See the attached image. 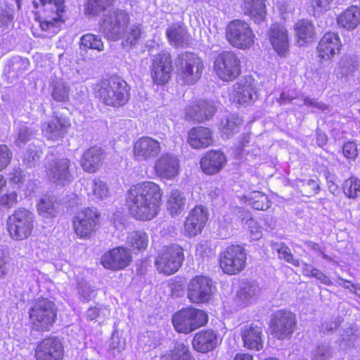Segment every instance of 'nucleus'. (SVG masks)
<instances>
[{"label": "nucleus", "mask_w": 360, "mask_h": 360, "mask_svg": "<svg viewBox=\"0 0 360 360\" xmlns=\"http://www.w3.org/2000/svg\"><path fill=\"white\" fill-rule=\"evenodd\" d=\"M162 193L160 186L152 181L134 185L128 191L127 205L129 212L139 220H150L159 212Z\"/></svg>", "instance_id": "1"}, {"label": "nucleus", "mask_w": 360, "mask_h": 360, "mask_svg": "<svg viewBox=\"0 0 360 360\" xmlns=\"http://www.w3.org/2000/svg\"><path fill=\"white\" fill-rule=\"evenodd\" d=\"M95 94L103 103L113 107L124 105L129 98L127 82L118 77H112L96 84Z\"/></svg>", "instance_id": "2"}, {"label": "nucleus", "mask_w": 360, "mask_h": 360, "mask_svg": "<svg viewBox=\"0 0 360 360\" xmlns=\"http://www.w3.org/2000/svg\"><path fill=\"white\" fill-rule=\"evenodd\" d=\"M177 79L183 84L191 85L201 77L204 65L202 59L192 52H184L176 58Z\"/></svg>", "instance_id": "3"}, {"label": "nucleus", "mask_w": 360, "mask_h": 360, "mask_svg": "<svg viewBox=\"0 0 360 360\" xmlns=\"http://www.w3.org/2000/svg\"><path fill=\"white\" fill-rule=\"evenodd\" d=\"M56 312L53 302L46 298L37 300L29 311L32 328L39 331L50 330L56 321Z\"/></svg>", "instance_id": "4"}, {"label": "nucleus", "mask_w": 360, "mask_h": 360, "mask_svg": "<svg viewBox=\"0 0 360 360\" xmlns=\"http://www.w3.org/2000/svg\"><path fill=\"white\" fill-rule=\"evenodd\" d=\"M45 172L47 178L56 185L65 186L74 180V169L68 158L46 156Z\"/></svg>", "instance_id": "5"}, {"label": "nucleus", "mask_w": 360, "mask_h": 360, "mask_svg": "<svg viewBox=\"0 0 360 360\" xmlns=\"http://www.w3.org/2000/svg\"><path fill=\"white\" fill-rule=\"evenodd\" d=\"M226 38L233 47L245 50L254 44L255 35L248 23L234 20L226 27Z\"/></svg>", "instance_id": "6"}, {"label": "nucleus", "mask_w": 360, "mask_h": 360, "mask_svg": "<svg viewBox=\"0 0 360 360\" xmlns=\"http://www.w3.org/2000/svg\"><path fill=\"white\" fill-rule=\"evenodd\" d=\"M207 314L200 309L185 308L176 312L172 318V323L179 333L188 334L205 325Z\"/></svg>", "instance_id": "7"}, {"label": "nucleus", "mask_w": 360, "mask_h": 360, "mask_svg": "<svg viewBox=\"0 0 360 360\" xmlns=\"http://www.w3.org/2000/svg\"><path fill=\"white\" fill-rule=\"evenodd\" d=\"M129 20V17L124 11H110L103 15L100 30L108 39L117 41L123 36Z\"/></svg>", "instance_id": "8"}, {"label": "nucleus", "mask_w": 360, "mask_h": 360, "mask_svg": "<svg viewBox=\"0 0 360 360\" xmlns=\"http://www.w3.org/2000/svg\"><path fill=\"white\" fill-rule=\"evenodd\" d=\"M7 224L12 238L18 240L26 239L34 228V215L28 210L19 208L8 217Z\"/></svg>", "instance_id": "9"}, {"label": "nucleus", "mask_w": 360, "mask_h": 360, "mask_svg": "<svg viewBox=\"0 0 360 360\" xmlns=\"http://www.w3.org/2000/svg\"><path fill=\"white\" fill-rule=\"evenodd\" d=\"M184 260L183 248L174 244L161 250L155 259V265L160 272L170 275L177 271Z\"/></svg>", "instance_id": "10"}, {"label": "nucleus", "mask_w": 360, "mask_h": 360, "mask_svg": "<svg viewBox=\"0 0 360 360\" xmlns=\"http://www.w3.org/2000/svg\"><path fill=\"white\" fill-rule=\"evenodd\" d=\"M297 327L296 316L291 311L280 309L271 316L270 329L278 340L290 338Z\"/></svg>", "instance_id": "11"}, {"label": "nucleus", "mask_w": 360, "mask_h": 360, "mask_svg": "<svg viewBox=\"0 0 360 360\" xmlns=\"http://www.w3.org/2000/svg\"><path fill=\"white\" fill-rule=\"evenodd\" d=\"M214 69L221 79L232 81L240 74V60L233 52L224 51L216 57Z\"/></svg>", "instance_id": "12"}, {"label": "nucleus", "mask_w": 360, "mask_h": 360, "mask_svg": "<svg viewBox=\"0 0 360 360\" xmlns=\"http://www.w3.org/2000/svg\"><path fill=\"white\" fill-rule=\"evenodd\" d=\"M246 264V253L240 245H231L220 254L219 265L223 272L235 275L244 269Z\"/></svg>", "instance_id": "13"}, {"label": "nucleus", "mask_w": 360, "mask_h": 360, "mask_svg": "<svg viewBox=\"0 0 360 360\" xmlns=\"http://www.w3.org/2000/svg\"><path fill=\"white\" fill-rule=\"evenodd\" d=\"M47 13L45 19L40 22L41 30L57 33L64 22L62 13L64 12V0H39Z\"/></svg>", "instance_id": "14"}, {"label": "nucleus", "mask_w": 360, "mask_h": 360, "mask_svg": "<svg viewBox=\"0 0 360 360\" xmlns=\"http://www.w3.org/2000/svg\"><path fill=\"white\" fill-rule=\"evenodd\" d=\"M214 285L205 276H196L190 281L187 288V297L193 303H204L212 298Z\"/></svg>", "instance_id": "15"}, {"label": "nucleus", "mask_w": 360, "mask_h": 360, "mask_svg": "<svg viewBox=\"0 0 360 360\" xmlns=\"http://www.w3.org/2000/svg\"><path fill=\"white\" fill-rule=\"evenodd\" d=\"M172 58L169 52L162 51L155 55L152 59L151 77L156 84L167 83L172 71Z\"/></svg>", "instance_id": "16"}, {"label": "nucleus", "mask_w": 360, "mask_h": 360, "mask_svg": "<svg viewBox=\"0 0 360 360\" xmlns=\"http://www.w3.org/2000/svg\"><path fill=\"white\" fill-rule=\"evenodd\" d=\"M99 218L100 214L96 210L86 208L78 212L73 220L76 234L80 237L89 236L98 229Z\"/></svg>", "instance_id": "17"}, {"label": "nucleus", "mask_w": 360, "mask_h": 360, "mask_svg": "<svg viewBox=\"0 0 360 360\" xmlns=\"http://www.w3.org/2000/svg\"><path fill=\"white\" fill-rule=\"evenodd\" d=\"M160 143L149 136H143L135 141L133 156L139 162H148L157 158L160 153Z\"/></svg>", "instance_id": "18"}, {"label": "nucleus", "mask_w": 360, "mask_h": 360, "mask_svg": "<svg viewBox=\"0 0 360 360\" xmlns=\"http://www.w3.org/2000/svg\"><path fill=\"white\" fill-rule=\"evenodd\" d=\"M70 126L68 117L53 112L52 118L41 124L42 134L49 141H58L63 139Z\"/></svg>", "instance_id": "19"}, {"label": "nucleus", "mask_w": 360, "mask_h": 360, "mask_svg": "<svg viewBox=\"0 0 360 360\" xmlns=\"http://www.w3.org/2000/svg\"><path fill=\"white\" fill-rule=\"evenodd\" d=\"M37 360H62L63 347L60 340L56 337L42 340L35 350Z\"/></svg>", "instance_id": "20"}, {"label": "nucleus", "mask_w": 360, "mask_h": 360, "mask_svg": "<svg viewBox=\"0 0 360 360\" xmlns=\"http://www.w3.org/2000/svg\"><path fill=\"white\" fill-rule=\"evenodd\" d=\"M131 261V255L129 250L127 248L119 247L103 254L101 262L105 269L118 270L129 266Z\"/></svg>", "instance_id": "21"}, {"label": "nucleus", "mask_w": 360, "mask_h": 360, "mask_svg": "<svg viewBox=\"0 0 360 360\" xmlns=\"http://www.w3.org/2000/svg\"><path fill=\"white\" fill-rule=\"evenodd\" d=\"M216 110L213 102L201 100L185 108V118L188 121L202 122L212 118Z\"/></svg>", "instance_id": "22"}, {"label": "nucleus", "mask_w": 360, "mask_h": 360, "mask_svg": "<svg viewBox=\"0 0 360 360\" xmlns=\"http://www.w3.org/2000/svg\"><path fill=\"white\" fill-rule=\"evenodd\" d=\"M263 329L260 323H247L240 327L244 346L249 349L260 350L263 347Z\"/></svg>", "instance_id": "23"}, {"label": "nucleus", "mask_w": 360, "mask_h": 360, "mask_svg": "<svg viewBox=\"0 0 360 360\" xmlns=\"http://www.w3.org/2000/svg\"><path fill=\"white\" fill-rule=\"evenodd\" d=\"M154 169L159 177L172 179L179 174V160L174 155L163 154L155 161Z\"/></svg>", "instance_id": "24"}, {"label": "nucleus", "mask_w": 360, "mask_h": 360, "mask_svg": "<svg viewBox=\"0 0 360 360\" xmlns=\"http://www.w3.org/2000/svg\"><path fill=\"white\" fill-rule=\"evenodd\" d=\"M207 221V210L201 205L195 207L190 212L184 223L186 234L190 237L195 236L202 231Z\"/></svg>", "instance_id": "25"}, {"label": "nucleus", "mask_w": 360, "mask_h": 360, "mask_svg": "<svg viewBox=\"0 0 360 360\" xmlns=\"http://www.w3.org/2000/svg\"><path fill=\"white\" fill-rule=\"evenodd\" d=\"M187 141L194 149L207 148L213 143L212 131L202 126L193 127L188 133Z\"/></svg>", "instance_id": "26"}, {"label": "nucleus", "mask_w": 360, "mask_h": 360, "mask_svg": "<svg viewBox=\"0 0 360 360\" xmlns=\"http://www.w3.org/2000/svg\"><path fill=\"white\" fill-rule=\"evenodd\" d=\"M233 101L238 104H248L257 98V94L251 81L241 80L233 85Z\"/></svg>", "instance_id": "27"}, {"label": "nucleus", "mask_w": 360, "mask_h": 360, "mask_svg": "<svg viewBox=\"0 0 360 360\" xmlns=\"http://www.w3.org/2000/svg\"><path fill=\"white\" fill-rule=\"evenodd\" d=\"M226 162L223 153L218 150L207 152L200 160V167L207 174H217L224 167Z\"/></svg>", "instance_id": "28"}, {"label": "nucleus", "mask_w": 360, "mask_h": 360, "mask_svg": "<svg viewBox=\"0 0 360 360\" xmlns=\"http://www.w3.org/2000/svg\"><path fill=\"white\" fill-rule=\"evenodd\" d=\"M339 37L334 32H328L324 34L317 47L319 57L328 60L339 51L340 48Z\"/></svg>", "instance_id": "29"}, {"label": "nucleus", "mask_w": 360, "mask_h": 360, "mask_svg": "<svg viewBox=\"0 0 360 360\" xmlns=\"http://www.w3.org/2000/svg\"><path fill=\"white\" fill-rule=\"evenodd\" d=\"M269 38L278 55H284L289 46L288 35L285 28L278 24L273 25L269 31Z\"/></svg>", "instance_id": "30"}, {"label": "nucleus", "mask_w": 360, "mask_h": 360, "mask_svg": "<svg viewBox=\"0 0 360 360\" xmlns=\"http://www.w3.org/2000/svg\"><path fill=\"white\" fill-rule=\"evenodd\" d=\"M217 333L212 330H201L196 333L193 339L195 350L206 353L214 349L217 345Z\"/></svg>", "instance_id": "31"}, {"label": "nucleus", "mask_w": 360, "mask_h": 360, "mask_svg": "<svg viewBox=\"0 0 360 360\" xmlns=\"http://www.w3.org/2000/svg\"><path fill=\"white\" fill-rule=\"evenodd\" d=\"M103 159V149L101 147L94 146L84 153L81 165L84 171L94 173L102 165Z\"/></svg>", "instance_id": "32"}, {"label": "nucleus", "mask_w": 360, "mask_h": 360, "mask_svg": "<svg viewBox=\"0 0 360 360\" xmlns=\"http://www.w3.org/2000/svg\"><path fill=\"white\" fill-rule=\"evenodd\" d=\"M240 8L245 15L257 23L264 21L266 18L265 0H243Z\"/></svg>", "instance_id": "33"}, {"label": "nucleus", "mask_w": 360, "mask_h": 360, "mask_svg": "<svg viewBox=\"0 0 360 360\" xmlns=\"http://www.w3.org/2000/svg\"><path fill=\"white\" fill-rule=\"evenodd\" d=\"M167 37L170 44L179 47L189 44V35L186 27L180 24H173L166 31Z\"/></svg>", "instance_id": "34"}, {"label": "nucleus", "mask_w": 360, "mask_h": 360, "mask_svg": "<svg viewBox=\"0 0 360 360\" xmlns=\"http://www.w3.org/2000/svg\"><path fill=\"white\" fill-rule=\"evenodd\" d=\"M259 291V288L256 283L251 281L243 282L237 292L236 302L241 307H245L252 302Z\"/></svg>", "instance_id": "35"}, {"label": "nucleus", "mask_w": 360, "mask_h": 360, "mask_svg": "<svg viewBox=\"0 0 360 360\" xmlns=\"http://www.w3.org/2000/svg\"><path fill=\"white\" fill-rule=\"evenodd\" d=\"M337 22L347 30L356 28L360 22V9L357 6L349 7L338 17Z\"/></svg>", "instance_id": "36"}, {"label": "nucleus", "mask_w": 360, "mask_h": 360, "mask_svg": "<svg viewBox=\"0 0 360 360\" xmlns=\"http://www.w3.org/2000/svg\"><path fill=\"white\" fill-rule=\"evenodd\" d=\"M186 202V198L182 191L172 190L167 202V210L172 215H177L184 210Z\"/></svg>", "instance_id": "37"}, {"label": "nucleus", "mask_w": 360, "mask_h": 360, "mask_svg": "<svg viewBox=\"0 0 360 360\" xmlns=\"http://www.w3.org/2000/svg\"><path fill=\"white\" fill-rule=\"evenodd\" d=\"M295 34L298 39L300 45H303L305 42L311 40L314 35V25L308 20H300L295 26Z\"/></svg>", "instance_id": "38"}, {"label": "nucleus", "mask_w": 360, "mask_h": 360, "mask_svg": "<svg viewBox=\"0 0 360 360\" xmlns=\"http://www.w3.org/2000/svg\"><path fill=\"white\" fill-rule=\"evenodd\" d=\"M148 234L141 230L129 232L126 240L129 246L139 251L146 250L148 247Z\"/></svg>", "instance_id": "39"}, {"label": "nucleus", "mask_w": 360, "mask_h": 360, "mask_svg": "<svg viewBox=\"0 0 360 360\" xmlns=\"http://www.w3.org/2000/svg\"><path fill=\"white\" fill-rule=\"evenodd\" d=\"M145 36L143 27L140 24L131 26L126 33L122 45L125 48H131L140 44L141 39Z\"/></svg>", "instance_id": "40"}, {"label": "nucleus", "mask_w": 360, "mask_h": 360, "mask_svg": "<svg viewBox=\"0 0 360 360\" xmlns=\"http://www.w3.org/2000/svg\"><path fill=\"white\" fill-rule=\"evenodd\" d=\"M56 198L53 195L43 196L37 204L39 214L44 217H53L56 213Z\"/></svg>", "instance_id": "41"}, {"label": "nucleus", "mask_w": 360, "mask_h": 360, "mask_svg": "<svg viewBox=\"0 0 360 360\" xmlns=\"http://www.w3.org/2000/svg\"><path fill=\"white\" fill-rule=\"evenodd\" d=\"M42 154L43 150L40 147L31 144L23 153L22 161L28 167H34L39 162Z\"/></svg>", "instance_id": "42"}, {"label": "nucleus", "mask_w": 360, "mask_h": 360, "mask_svg": "<svg viewBox=\"0 0 360 360\" xmlns=\"http://www.w3.org/2000/svg\"><path fill=\"white\" fill-rule=\"evenodd\" d=\"M36 130L26 125L19 127L15 139V145L18 148H22L25 145L31 141L35 136Z\"/></svg>", "instance_id": "43"}, {"label": "nucleus", "mask_w": 360, "mask_h": 360, "mask_svg": "<svg viewBox=\"0 0 360 360\" xmlns=\"http://www.w3.org/2000/svg\"><path fill=\"white\" fill-rule=\"evenodd\" d=\"M248 201L249 204L257 210H266L269 208L271 205L268 197L259 191L250 193L248 196Z\"/></svg>", "instance_id": "44"}, {"label": "nucleus", "mask_w": 360, "mask_h": 360, "mask_svg": "<svg viewBox=\"0 0 360 360\" xmlns=\"http://www.w3.org/2000/svg\"><path fill=\"white\" fill-rule=\"evenodd\" d=\"M115 0H89L86 11L94 15H99L113 6Z\"/></svg>", "instance_id": "45"}, {"label": "nucleus", "mask_w": 360, "mask_h": 360, "mask_svg": "<svg viewBox=\"0 0 360 360\" xmlns=\"http://www.w3.org/2000/svg\"><path fill=\"white\" fill-rule=\"evenodd\" d=\"M342 188L349 198H356L360 194V180L356 177H350L345 181Z\"/></svg>", "instance_id": "46"}, {"label": "nucleus", "mask_w": 360, "mask_h": 360, "mask_svg": "<svg viewBox=\"0 0 360 360\" xmlns=\"http://www.w3.org/2000/svg\"><path fill=\"white\" fill-rule=\"evenodd\" d=\"M333 0H311L307 8V13L312 16L319 17L324 11H328Z\"/></svg>", "instance_id": "47"}, {"label": "nucleus", "mask_w": 360, "mask_h": 360, "mask_svg": "<svg viewBox=\"0 0 360 360\" xmlns=\"http://www.w3.org/2000/svg\"><path fill=\"white\" fill-rule=\"evenodd\" d=\"M80 44L84 48L96 49L98 51L103 50V43L101 37L91 33L84 34L81 37Z\"/></svg>", "instance_id": "48"}, {"label": "nucleus", "mask_w": 360, "mask_h": 360, "mask_svg": "<svg viewBox=\"0 0 360 360\" xmlns=\"http://www.w3.org/2000/svg\"><path fill=\"white\" fill-rule=\"evenodd\" d=\"M242 120L237 115H231L221 120L220 129L224 133L229 134L237 131V129L242 124Z\"/></svg>", "instance_id": "49"}, {"label": "nucleus", "mask_w": 360, "mask_h": 360, "mask_svg": "<svg viewBox=\"0 0 360 360\" xmlns=\"http://www.w3.org/2000/svg\"><path fill=\"white\" fill-rule=\"evenodd\" d=\"M69 91L65 83L57 82L53 85L51 96L57 102H66L69 99Z\"/></svg>", "instance_id": "50"}, {"label": "nucleus", "mask_w": 360, "mask_h": 360, "mask_svg": "<svg viewBox=\"0 0 360 360\" xmlns=\"http://www.w3.org/2000/svg\"><path fill=\"white\" fill-rule=\"evenodd\" d=\"M93 194L98 198L103 199L108 195L107 184L101 179H94L89 183Z\"/></svg>", "instance_id": "51"}, {"label": "nucleus", "mask_w": 360, "mask_h": 360, "mask_svg": "<svg viewBox=\"0 0 360 360\" xmlns=\"http://www.w3.org/2000/svg\"><path fill=\"white\" fill-rule=\"evenodd\" d=\"M172 357L173 360H193L188 347L183 343H177L175 345Z\"/></svg>", "instance_id": "52"}, {"label": "nucleus", "mask_w": 360, "mask_h": 360, "mask_svg": "<svg viewBox=\"0 0 360 360\" xmlns=\"http://www.w3.org/2000/svg\"><path fill=\"white\" fill-rule=\"evenodd\" d=\"M302 183L300 192L303 195L311 197L317 194L320 190L319 184L314 179L300 181Z\"/></svg>", "instance_id": "53"}, {"label": "nucleus", "mask_w": 360, "mask_h": 360, "mask_svg": "<svg viewBox=\"0 0 360 360\" xmlns=\"http://www.w3.org/2000/svg\"><path fill=\"white\" fill-rule=\"evenodd\" d=\"M341 336L342 341L347 342V345L351 346L359 336V331L354 325H346Z\"/></svg>", "instance_id": "54"}, {"label": "nucleus", "mask_w": 360, "mask_h": 360, "mask_svg": "<svg viewBox=\"0 0 360 360\" xmlns=\"http://www.w3.org/2000/svg\"><path fill=\"white\" fill-rule=\"evenodd\" d=\"M330 356L331 352L329 346L319 345L311 352V360H328Z\"/></svg>", "instance_id": "55"}, {"label": "nucleus", "mask_w": 360, "mask_h": 360, "mask_svg": "<svg viewBox=\"0 0 360 360\" xmlns=\"http://www.w3.org/2000/svg\"><path fill=\"white\" fill-rule=\"evenodd\" d=\"M13 152L5 144H0V171H2L11 163Z\"/></svg>", "instance_id": "56"}, {"label": "nucleus", "mask_w": 360, "mask_h": 360, "mask_svg": "<svg viewBox=\"0 0 360 360\" xmlns=\"http://www.w3.org/2000/svg\"><path fill=\"white\" fill-rule=\"evenodd\" d=\"M278 257L285 259L287 262L291 263L295 266H300L301 263L299 259H293L292 255L290 248L285 245H281L278 249Z\"/></svg>", "instance_id": "57"}, {"label": "nucleus", "mask_w": 360, "mask_h": 360, "mask_svg": "<svg viewBox=\"0 0 360 360\" xmlns=\"http://www.w3.org/2000/svg\"><path fill=\"white\" fill-rule=\"evenodd\" d=\"M18 202V194L16 192L4 194L0 196V208H11Z\"/></svg>", "instance_id": "58"}, {"label": "nucleus", "mask_w": 360, "mask_h": 360, "mask_svg": "<svg viewBox=\"0 0 360 360\" xmlns=\"http://www.w3.org/2000/svg\"><path fill=\"white\" fill-rule=\"evenodd\" d=\"M355 70V66L352 63L351 60L345 59L342 60L340 63L339 72L342 77H346L352 74Z\"/></svg>", "instance_id": "59"}, {"label": "nucleus", "mask_w": 360, "mask_h": 360, "mask_svg": "<svg viewBox=\"0 0 360 360\" xmlns=\"http://www.w3.org/2000/svg\"><path fill=\"white\" fill-rule=\"evenodd\" d=\"M342 153L345 158L355 159L358 155L356 143L352 141L345 143L342 146Z\"/></svg>", "instance_id": "60"}, {"label": "nucleus", "mask_w": 360, "mask_h": 360, "mask_svg": "<svg viewBox=\"0 0 360 360\" xmlns=\"http://www.w3.org/2000/svg\"><path fill=\"white\" fill-rule=\"evenodd\" d=\"M94 292V288L88 283L81 282L79 285V294L85 300L91 299L92 294Z\"/></svg>", "instance_id": "61"}, {"label": "nucleus", "mask_w": 360, "mask_h": 360, "mask_svg": "<svg viewBox=\"0 0 360 360\" xmlns=\"http://www.w3.org/2000/svg\"><path fill=\"white\" fill-rule=\"evenodd\" d=\"M124 349V344L121 343L118 336L112 335L110 349L113 356H117Z\"/></svg>", "instance_id": "62"}, {"label": "nucleus", "mask_w": 360, "mask_h": 360, "mask_svg": "<svg viewBox=\"0 0 360 360\" xmlns=\"http://www.w3.org/2000/svg\"><path fill=\"white\" fill-rule=\"evenodd\" d=\"M248 229L252 234L253 239L257 240L262 237V233L261 229L257 225L255 221L252 219L248 220Z\"/></svg>", "instance_id": "63"}, {"label": "nucleus", "mask_w": 360, "mask_h": 360, "mask_svg": "<svg viewBox=\"0 0 360 360\" xmlns=\"http://www.w3.org/2000/svg\"><path fill=\"white\" fill-rule=\"evenodd\" d=\"M339 285L345 288L349 289L350 292L359 295L360 297V286L358 284L352 283L348 280H345L342 278H339Z\"/></svg>", "instance_id": "64"}]
</instances>
